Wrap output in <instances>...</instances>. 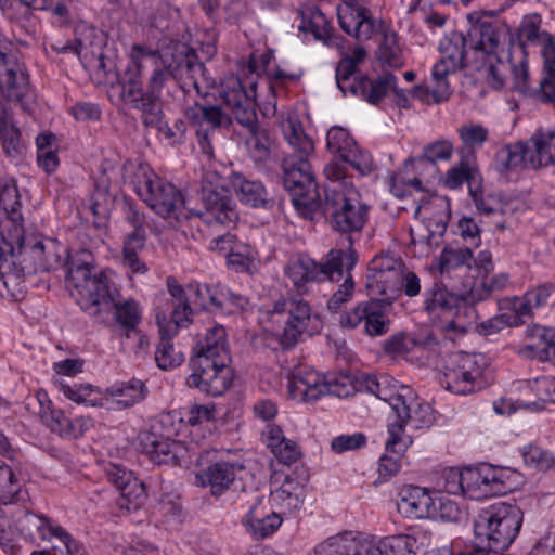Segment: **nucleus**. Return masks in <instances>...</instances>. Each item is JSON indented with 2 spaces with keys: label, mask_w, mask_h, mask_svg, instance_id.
Returning a JSON list of instances; mask_svg holds the SVG:
<instances>
[{
  "label": "nucleus",
  "mask_w": 555,
  "mask_h": 555,
  "mask_svg": "<svg viewBox=\"0 0 555 555\" xmlns=\"http://www.w3.org/2000/svg\"><path fill=\"white\" fill-rule=\"evenodd\" d=\"M60 391L63 396L78 404L88 406H104V396L99 389H95L89 384H75L73 386L67 384H60Z\"/></svg>",
  "instance_id": "nucleus-49"
},
{
  "label": "nucleus",
  "mask_w": 555,
  "mask_h": 555,
  "mask_svg": "<svg viewBox=\"0 0 555 555\" xmlns=\"http://www.w3.org/2000/svg\"><path fill=\"white\" fill-rule=\"evenodd\" d=\"M146 236L141 232L127 234L124 240L121 263L132 274H145L149 270L146 263L140 258L145 247Z\"/></svg>",
  "instance_id": "nucleus-46"
},
{
  "label": "nucleus",
  "mask_w": 555,
  "mask_h": 555,
  "mask_svg": "<svg viewBox=\"0 0 555 555\" xmlns=\"http://www.w3.org/2000/svg\"><path fill=\"white\" fill-rule=\"evenodd\" d=\"M472 257L470 247H446L437 260V268L443 274L467 263Z\"/></svg>",
  "instance_id": "nucleus-52"
},
{
  "label": "nucleus",
  "mask_w": 555,
  "mask_h": 555,
  "mask_svg": "<svg viewBox=\"0 0 555 555\" xmlns=\"http://www.w3.org/2000/svg\"><path fill=\"white\" fill-rule=\"evenodd\" d=\"M489 85L495 89H507L522 95L530 92V78L528 60L525 49L518 48L503 61L496 56L495 63H491L487 76Z\"/></svg>",
  "instance_id": "nucleus-17"
},
{
  "label": "nucleus",
  "mask_w": 555,
  "mask_h": 555,
  "mask_svg": "<svg viewBox=\"0 0 555 555\" xmlns=\"http://www.w3.org/2000/svg\"><path fill=\"white\" fill-rule=\"evenodd\" d=\"M81 260H72L69 285L81 309L99 323L114 320L121 327L133 330L140 323L142 309L134 298H125L105 273H92L91 253Z\"/></svg>",
  "instance_id": "nucleus-4"
},
{
  "label": "nucleus",
  "mask_w": 555,
  "mask_h": 555,
  "mask_svg": "<svg viewBox=\"0 0 555 555\" xmlns=\"http://www.w3.org/2000/svg\"><path fill=\"white\" fill-rule=\"evenodd\" d=\"M391 302L387 299H373L364 301L363 324L364 332L370 336H382L389 331L390 320L388 313Z\"/></svg>",
  "instance_id": "nucleus-41"
},
{
  "label": "nucleus",
  "mask_w": 555,
  "mask_h": 555,
  "mask_svg": "<svg viewBox=\"0 0 555 555\" xmlns=\"http://www.w3.org/2000/svg\"><path fill=\"white\" fill-rule=\"evenodd\" d=\"M305 498V488L291 476H284L283 480L275 478L271 482L269 503L271 507L281 509L282 513H292L298 509Z\"/></svg>",
  "instance_id": "nucleus-33"
},
{
  "label": "nucleus",
  "mask_w": 555,
  "mask_h": 555,
  "mask_svg": "<svg viewBox=\"0 0 555 555\" xmlns=\"http://www.w3.org/2000/svg\"><path fill=\"white\" fill-rule=\"evenodd\" d=\"M326 392V383L320 374L307 365L296 366L288 379L289 396L300 402H313Z\"/></svg>",
  "instance_id": "nucleus-25"
},
{
  "label": "nucleus",
  "mask_w": 555,
  "mask_h": 555,
  "mask_svg": "<svg viewBox=\"0 0 555 555\" xmlns=\"http://www.w3.org/2000/svg\"><path fill=\"white\" fill-rule=\"evenodd\" d=\"M522 520V511L517 505L496 503L478 514L474 521V532L480 544L500 553L515 541Z\"/></svg>",
  "instance_id": "nucleus-11"
},
{
  "label": "nucleus",
  "mask_w": 555,
  "mask_h": 555,
  "mask_svg": "<svg viewBox=\"0 0 555 555\" xmlns=\"http://www.w3.org/2000/svg\"><path fill=\"white\" fill-rule=\"evenodd\" d=\"M0 206L8 215L5 221L1 223L0 241L3 238L4 227L9 222L20 223L21 215L18 209L21 207L20 194L15 184H4L0 190Z\"/></svg>",
  "instance_id": "nucleus-51"
},
{
  "label": "nucleus",
  "mask_w": 555,
  "mask_h": 555,
  "mask_svg": "<svg viewBox=\"0 0 555 555\" xmlns=\"http://www.w3.org/2000/svg\"><path fill=\"white\" fill-rule=\"evenodd\" d=\"M505 37L506 33L502 27L486 18L478 17L470 26L467 39L473 49L480 50L488 55H496Z\"/></svg>",
  "instance_id": "nucleus-36"
},
{
  "label": "nucleus",
  "mask_w": 555,
  "mask_h": 555,
  "mask_svg": "<svg viewBox=\"0 0 555 555\" xmlns=\"http://www.w3.org/2000/svg\"><path fill=\"white\" fill-rule=\"evenodd\" d=\"M249 86L250 90L247 91L236 76H227L220 81L217 93L236 121L249 133L246 145L251 158L261 163L270 157L273 141L266 129L258 127L254 103L257 98V82L250 81Z\"/></svg>",
  "instance_id": "nucleus-8"
},
{
  "label": "nucleus",
  "mask_w": 555,
  "mask_h": 555,
  "mask_svg": "<svg viewBox=\"0 0 555 555\" xmlns=\"http://www.w3.org/2000/svg\"><path fill=\"white\" fill-rule=\"evenodd\" d=\"M326 145L331 153L340 157V159L349 153L357 143L350 137L349 132L341 127H332L327 131Z\"/></svg>",
  "instance_id": "nucleus-58"
},
{
  "label": "nucleus",
  "mask_w": 555,
  "mask_h": 555,
  "mask_svg": "<svg viewBox=\"0 0 555 555\" xmlns=\"http://www.w3.org/2000/svg\"><path fill=\"white\" fill-rule=\"evenodd\" d=\"M398 511L408 518L437 517V499L426 488L406 486L400 492Z\"/></svg>",
  "instance_id": "nucleus-28"
},
{
  "label": "nucleus",
  "mask_w": 555,
  "mask_h": 555,
  "mask_svg": "<svg viewBox=\"0 0 555 555\" xmlns=\"http://www.w3.org/2000/svg\"><path fill=\"white\" fill-rule=\"evenodd\" d=\"M533 156L530 144L516 142L502 146L495 154V165L500 171H508L518 168L539 169L531 163Z\"/></svg>",
  "instance_id": "nucleus-40"
},
{
  "label": "nucleus",
  "mask_w": 555,
  "mask_h": 555,
  "mask_svg": "<svg viewBox=\"0 0 555 555\" xmlns=\"http://www.w3.org/2000/svg\"><path fill=\"white\" fill-rule=\"evenodd\" d=\"M528 334L531 337L541 339L540 343L535 345H529L528 347L532 350L535 349L539 352L541 359H545L555 365V344H550L547 341L548 331L543 326L535 325L528 330Z\"/></svg>",
  "instance_id": "nucleus-64"
},
{
  "label": "nucleus",
  "mask_w": 555,
  "mask_h": 555,
  "mask_svg": "<svg viewBox=\"0 0 555 555\" xmlns=\"http://www.w3.org/2000/svg\"><path fill=\"white\" fill-rule=\"evenodd\" d=\"M218 179L219 177L215 172L206 173L202 186L204 210L194 212V215L198 216L207 224L228 225L238 219V214L229 192L218 184L214 185Z\"/></svg>",
  "instance_id": "nucleus-18"
},
{
  "label": "nucleus",
  "mask_w": 555,
  "mask_h": 555,
  "mask_svg": "<svg viewBox=\"0 0 555 555\" xmlns=\"http://www.w3.org/2000/svg\"><path fill=\"white\" fill-rule=\"evenodd\" d=\"M486 359L480 353L454 352L443 360L441 385L450 392L466 396L483 387Z\"/></svg>",
  "instance_id": "nucleus-12"
},
{
  "label": "nucleus",
  "mask_w": 555,
  "mask_h": 555,
  "mask_svg": "<svg viewBox=\"0 0 555 555\" xmlns=\"http://www.w3.org/2000/svg\"><path fill=\"white\" fill-rule=\"evenodd\" d=\"M282 131L293 149L282 164L284 186L291 193L292 203L298 211L312 212L319 207V194L310 164L314 143L296 118L285 119Z\"/></svg>",
  "instance_id": "nucleus-6"
},
{
  "label": "nucleus",
  "mask_w": 555,
  "mask_h": 555,
  "mask_svg": "<svg viewBox=\"0 0 555 555\" xmlns=\"http://www.w3.org/2000/svg\"><path fill=\"white\" fill-rule=\"evenodd\" d=\"M433 534L429 530L416 528L405 533L382 538L383 555H417L431 545Z\"/></svg>",
  "instance_id": "nucleus-30"
},
{
  "label": "nucleus",
  "mask_w": 555,
  "mask_h": 555,
  "mask_svg": "<svg viewBox=\"0 0 555 555\" xmlns=\"http://www.w3.org/2000/svg\"><path fill=\"white\" fill-rule=\"evenodd\" d=\"M249 306V300L235 294L227 287L219 289V297L216 310L222 311L227 314H234L245 311Z\"/></svg>",
  "instance_id": "nucleus-60"
},
{
  "label": "nucleus",
  "mask_w": 555,
  "mask_h": 555,
  "mask_svg": "<svg viewBox=\"0 0 555 555\" xmlns=\"http://www.w3.org/2000/svg\"><path fill=\"white\" fill-rule=\"evenodd\" d=\"M431 208L438 210V219H422L423 228L411 229V240L413 243H424L430 247L438 246L440 238L447 230V224L451 216L450 201L446 196H431Z\"/></svg>",
  "instance_id": "nucleus-27"
},
{
  "label": "nucleus",
  "mask_w": 555,
  "mask_h": 555,
  "mask_svg": "<svg viewBox=\"0 0 555 555\" xmlns=\"http://www.w3.org/2000/svg\"><path fill=\"white\" fill-rule=\"evenodd\" d=\"M525 463L538 470H548L555 467V456L540 447L526 446L522 450Z\"/></svg>",
  "instance_id": "nucleus-59"
},
{
  "label": "nucleus",
  "mask_w": 555,
  "mask_h": 555,
  "mask_svg": "<svg viewBox=\"0 0 555 555\" xmlns=\"http://www.w3.org/2000/svg\"><path fill=\"white\" fill-rule=\"evenodd\" d=\"M301 23L298 29L304 33H310L314 39L327 43L331 39L332 26L324 13L317 7L309 5L300 10Z\"/></svg>",
  "instance_id": "nucleus-44"
},
{
  "label": "nucleus",
  "mask_w": 555,
  "mask_h": 555,
  "mask_svg": "<svg viewBox=\"0 0 555 555\" xmlns=\"http://www.w3.org/2000/svg\"><path fill=\"white\" fill-rule=\"evenodd\" d=\"M377 53L379 60L391 67L403 65L398 37L393 31L385 30L383 33V41L378 47Z\"/></svg>",
  "instance_id": "nucleus-55"
},
{
  "label": "nucleus",
  "mask_w": 555,
  "mask_h": 555,
  "mask_svg": "<svg viewBox=\"0 0 555 555\" xmlns=\"http://www.w3.org/2000/svg\"><path fill=\"white\" fill-rule=\"evenodd\" d=\"M404 267L377 275H367V287L375 294L385 296V299L391 300L402 293V273Z\"/></svg>",
  "instance_id": "nucleus-45"
},
{
  "label": "nucleus",
  "mask_w": 555,
  "mask_h": 555,
  "mask_svg": "<svg viewBox=\"0 0 555 555\" xmlns=\"http://www.w3.org/2000/svg\"><path fill=\"white\" fill-rule=\"evenodd\" d=\"M142 61L141 67L144 68L146 76V125L158 120L159 99L169 81H176L185 93L194 90L201 96H207L215 85L204 65L197 61L194 51L182 42H175L158 50L143 46Z\"/></svg>",
  "instance_id": "nucleus-3"
},
{
  "label": "nucleus",
  "mask_w": 555,
  "mask_h": 555,
  "mask_svg": "<svg viewBox=\"0 0 555 555\" xmlns=\"http://www.w3.org/2000/svg\"><path fill=\"white\" fill-rule=\"evenodd\" d=\"M282 524V516L274 507L266 504L264 496L257 495L243 518V525L255 539H264L275 532Z\"/></svg>",
  "instance_id": "nucleus-26"
},
{
  "label": "nucleus",
  "mask_w": 555,
  "mask_h": 555,
  "mask_svg": "<svg viewBox=\"0 0 555 555\" xmlns=\"http://www.w3.org/2000/svg\"><path fill=\"white\" fill-rule=\"evenodd\" d=\"M325 210L331 216L332 228L341 233H359L369 218V206L357 190L340 192L333 185L325 192Z\"/></svg>",
  "instance_id": "nucleus-13"
},
{
  "label": "nucleus",
  "mask_w": 555,
  "mask_h": 555,
  "mask_svg": "<svg viewBox=\"0 0 555 555\" xmlns=\"http://www.w3.org/2000/svg\"><path fill=\"white\" fill-rule=\"evenodd\" d=\"M533 156L531 163L540 168L555 165V125L540 126L528 140Z\"/></svg>",
  "instance_id": "nucleus-38"
},
{
  "label": "nucleus",
  "mask_w": 555,
  "mask_h": 555,
  "mask_svg": "<svg viewBox=\"0 0 555 555\" xmlns=\"http://www.w3.org/2000/svg\"><path fill=\"white\" fill-rule=\"evenodd\" d=\"M260 323L284 348L296 345L301 335L311 336L321 328L319 314L300 295L275 302L272 309L261 313Z\"/></svg>",
  "instance_id": "nucleus-10"
},
{
  "label": "nucleus",
  "mask_w": 555,
  "mask_h": 555,
  "mask_svg": "<svg viewBox=\"0 0 555 555\" xmlns=\"http://www.w3.org/2000/svg\"><path fill=\"white\" fill-rule=\"evenodd\" d=\"M42 540L51 537L57 538L64 545L66 554L75 555L79 553V544L59 525L52 524L48 518L43 517V524L40 529H36Z\"/></svg>",
  "instance_id": "nucleus-57"
},
{
  "label": "nucleus",
  "mask_w": 555,
  "mask_h": 555,
  "mask_svg": "<svg viewBox=\"0 0 555 555\" xmlns=\"http://www.w3.org/2000/svg\"><path fill=\"white\" fill-rule=\"evenodd\" d=\"M256 258L257 253L251 246L236 240L234 245H231L227 261L232 269L243 272L249 270Z\"/></svg>",
  "instance_id": "nucleus-54"
},
{
  "label": "nucleus",
  "mask_w": 555,
  "mask_h": 555,
  "mask_svg": "<svg viewBox=\"0 0 555 555\" xmlns=\"http://www.w3.org/2000/svg\"><path fill=\"white\" fill-rule=\"evenodd\" d=\"M122 177L159 217L176 221L190 218L191 211L186 209L180 190L157 177L146 164L127 160L122 166Z\"/></svg>",
  "instance_id": "nucleus-9"
},
{
  "label": "nucleus",
  "mask_w": 555,
  "mask_h": 555,
  "mask_svg": "<svg viewBox=\"0 0 555 555\" xmlns=\"http://www.w3.org/2000/svg\"><path fill=\"white\" fill-rule=\"evenodd\" d=\"M500 310L506 318H515L517 326L525 323V318L530 317L531 312L527 306L525 297H505L499 301Z\"/></svg>",
  "instance_id": "nucleus-63"
},
{
  "label": "nucleus",
  "mask_w": 555,
  "mask_h": 555,
  "mask_svg": "<svg viewBox=\"0 0 555 555\" xmlns=\"http://www.w3.org/2000/svg\"><path fill=\"white\" fill-rule=\"evenodd\" d=\"M147 388L140 379L132 378L127 382H118L105 391L104 402L108 409H128L144 400Z\"/></svg>",
  "instance_id": "nucleus-35"
},
{
  "label": "nucleus",
  "mask_w": 555,
  "mask_h": 555,
  "mask_svg": "<svg viewBox=\"0 0 555 555\" xmlns=\"http://www.w3.org/2000/svg\"><path fill=\"white\" fill-rule=\"evenodd\" d=\"M459 138L463 144V151H468L473 156L476 149L482 146L488 139V130L479 124H466L457 129Z\"/></svg>",
  "instance_id": "nucleus-56"
},
{
  "label": "nucleus",
  "mask_w": 555,
  "mask_h": 555,
  "mask_svg": "<svg viewBox=\"0 0 555 555\" xmlns=\"http://www.w3.org/2000/svg\"><path fill=\"white\" fill-rule=\"evenodd\" d=\"M395 413L399 422L412 429L427 428L434 423L430 405L421 401L414 390L411 391V399L405 400Z\"/></svg>",
  "instance_id": "nucleus-39"
},
{
  "label": "nucleus",
  "mask_w": 555,
  "mask_h": 555,
  "mask_svg": "<svg viewBox=\"0 0 555 555\" xmlns=\"http://www.w3.org/2000/svg\"><path fill=\"white\" fill-rule=\"evenodd\" d=\"M361 384L367 392L387 402L393 412L402 408L405 400L411 399V391L413 390L388 375H364Z\"/></svg>",
  "instance_id": "nucleus-31"
},
{
  "label": "nucleus",
  "mask_w": 555,
  "mask_h": 555,
  "mask_svg": "<svg viewBox=\"0 0 555 555\" xmlns=\"http://www.w3.org/2000/svg\"><path fill=\"white\" fill-rule=\"evenodd\" d=\"M40 417L53 433L66 438L69 418L62 410L53 409L50 405L44 406L41 403Z\"/></svg>",
  "instance_id": "nucleus-62"
},
{
  "label": "nucleus",
  "mask_w": 555,
  "mask_h": 555,
  "mask_svg": "<svg viewBox=\"0 0 555 555\" xmlns=\"http://www.w3.org/2000/svg\"><path fill=\"white\" fill-rule=\"evenodd\" d=\"M438 345L437 339L431 334L418 337L399 335L389 338L385 343V350L392 354H405L415 347L436 352Z\"/></svg>",
  "instance_id": "nucleus-47"
},
{
  "label": "nucleus",
  "mask_w": 555,
  "mask_h": 555,
  "mask_svg": "<svg viewBox=\"0 0 555 555\" xmlns=\"http://www.w3.org/2000/svg\"><path fill=\"white\" fill-rule=\"evenodd\" d=\"M459 298L450 294L446 288L434 286L425 293V310L431 319L441 320L447 328L464 330V326L455 321L459 314Z\"/></svg>",
  "instance_id": "nucleus-32"
},
{
  "label": "nucleus",
  "mask_w": 555,
  "mask_h": 555,
  "mask_svg": "<svg viewBox=\"0 0 555 555\" xmlns=\"http://www.w3.org/2000/svg\"><path fill=\"white\" fill-rule=\"evenodd\" d=\"M354 70L356 67L352 66V62L344 59L336 68V83L344 94L349 90L371 104L378 103L389 91H393L399 96L403 95V91L397 88L395 75L386 73L375 79L363 76L351 81Z\"/></svg>",
  "instance_id": "nucleus-15"
},
{
  "label": "nucleus",
  "mask_w": 555,
  "mask_h": 555,
  "mask_svg": "<svg viewBox=\"0 0 555 555\" xmlns=\"http://www.w3.org/2000/svg\"><path fill=\"white\" fill-rule=\"evenodd\" d=\"M0 93L8 101L18 103L24 111L30 109L33 95L28 77L13 55L5 64H0Z\"/></svg>",
  "instance_id": "nucleus-21"
},
{
  "label": "nucleus",
  "mask_w": 555,
  "mask_h": 555,
  "mask_svg": "<svg viewBox=\"0 0 555 555\" xmlns=\"http://www.w3.org/2000/svg\"><path fill=\"white\" fill-rule=\"evenodd\" d=\"M0 137L9 155L18 152L21 132L13 120L12 111L4 106L0 108Z\"/></svg>",
  "instance_id": "nucleus-50"
},
{
  "label": "nucleus",
  "mask_w": 555,
  "mask_h": 555,
  "mask_svg": "<svg viewBox=\"0 0 555 555\" xmlns=\"http://www.w3.org/2000/svg\"><path fill=\"white\" fill-rule=\"evenodd\" d=\"M230 361L225 330L216 325L207 331L191 359L192 374L188 385L210 396L222 395L232 383Z\"/></svg>",
  "instance_id": "nucleus-7"
},
{
  "label": "nucleus",
  "mask_w": 555,
  "mask_h": 555,
  "mask_svg": "<svg viewBox=\"0 0 555 555\" xmlns=\"http://www.w3.org/2000/svg\"><path fill=\"white\" fill-rule=\"evenodd\" d=\"M514 472L505 467L481 464L463 469L464 495L473 500L501 495L513 490Z\"/></svg>",
  "instance_id": "nucleus-16"
},
{
  "label": "nucleus",
  "mask_w": 555,
  "mask_h": 555,
  "mask_svg": "<svg viewBox=\"0 0 555 555\" xmlns=\"http://www.w3.org/2000/svg\"><path fill=\"white\" fill-rule=\"evenodd\" d=\"M76 53L86 60L88 66L103 76L104 82L111 87V92L117 95L125 104L142 112L147 116L145 90L142 85V76L145 75L143 63V46L134 44L129 54V62L122 73L116 70L114 60L107 57L100 44L94 49L96 31L93 27L80 25L77 27Z\"/></svg>",
  "instance_id": "nucleus-5"
},
{
  "label": "nucleus",
  "mask_w": 555,
  "mask_h": 555,
  "mask_svg": "<svg viewBox=\"0 0 555 555\" xmlns=\"http://www.w3.org/2000/svg\"><path fill=\"white\" fill-rule=\"evenodd\" d=\"M382 539L331 537L315 546L313 555H383Z\"/></svg>",
  "instance_id": "nucleus-22"
},
{
  "label": "nucleus",
  "mask_w": 555,
  "mask_h": 555,
  "mask_svg": "<svg viewBox=\"0 0 555 555\" xmlns=\"http://www.w3.org/2000/svg\"><path fill=\"white\" fill-rule=\"evenodd\" d=\"M243 468L237 462L217 460L195 474V482L202 488H209L212 495L219 496L230 489Z\"/></svg>",
  "instance_id": "nucleus-24"
},
{
  "label": "nucleus",
  "mask_w": 555,
  "mask_h": 555,
  "mask_svg": "<svg viewBox=\"0 0 555 555\" xmlns=\"http://www.w3.org/2000/svg\"><path fill=\"white\" fill-rule=\"evenodd\" d=\"M357 261L358 256L356 250L351 247L350 240L349 246L346 249H331L325 260L322 263H318L320 282L325 280H345L348 274H351Z\"/></svg>",
  "instance_id": "nucleus-34"
},
{
  "label": "nucleus",
  "mask_w": 555,
  "mask_h": 555,
  "mask_svg": "<svg viewBox=\"0 0 555 555\" xmlns=\"http://www.w3.org/2000/svg\"><path fill=\"white\" fill-rule=\"evenodd\" d=\"M468 43L463 34L453 31L440 40V60L433 66L430 91L436 102L446 100L450 94L448 77L463 67L465 47Z\"/></svg>",
  "instance_id": "nucleus-14"
},
{
  "label": "nucleus",
  "mask_w": 555,
  "mask_h": 555,
  "mask_svg": "<svg viewBox=\"0 0 555 555\" xmlns=\"http://www.w3.org/2000/svg\"><path fill=\"white\" fill-rule=\"evenodd\" d=\"M221 287H211L206 284H191L188 286V299L201 309H216Z\"/></svg>",
  "instance_id": "nucleus-53"
},
{
  "label": "nucleus",
  "mask_w": 555,
  "mask_h": 555,
  "mask_svg": "<svg viewBox=\"0 0 555 555\" xmlns=\"http://www.w3.org/2000/svg\"><path fill=\"white\" fill-rule=\"evenodd\" d=\"M184 115L192 127L196 129L198 145L208 157L214 155L212 137L223 126L230 124L229 116L221 107L195 103L185 108Z\"/></svg>",
  "instance_id": "nucleus-19"
},
{
  "label": "nucleus",
  "mask_w": 555,
  "mask_h": 555,
  "mask_svg": "<svg viewBox=\"0 0 555 555\" xmlns=\"http://www.w3.org/2000/svg\"><path fill=\"white\" fill-rule=\"evenodd\" d=\"M83 253L89 251L87 249L68 250L54 238L39 240L26 246L22 224L9 222L4 227L3 238L0 241V294L17 298L22 294L26 274L53 270L64 262L70 271L72 260H81ZM67 285L73 294L69 272H67Z\"/></svg>",
  "instance_id": "nucleus-1"
},
{
  "label": "nucleus",
  "mask_w": 555,
  "mask_h": 555,
  "mask_svg": "<svg viewBox=\"0 0 555 555\" xmlns=\"http://www.w3.org/2000/svg\"><path fill=\"white\" fill-rule=\"evenodd\" d=\"M341 29L360 41L369 40L382 29L383 22L374 18L358 0L344 1L337 8Z\"/></svg>",
  "instance_id": "nucleus-20"
},
{
  "label": "nucleus",
  "mask_w": 555,
  "mask_h": 555,
  "mask_svg": "<svg viewBox=\"0 0 555 555\" xmlns=\"http://www.w3.org/2000/svg\"><path fill=\"white\" fill-rule=\"evenodd\" d=\"M230 185L238 201L246 206L268 208L273 204L266 188L258 180H248L242 173L233 172L230 176Z\"/></svg>",
  "instance_id": "nucleus-37"
},
{
  "label": "nucleus",
  "mask_w": 555,
  "mask_h": 555,
  "mask_svg": "<svg viewBox=\"0 0 555 555\" xmlns=\"http://www.w3.org/2000/svg\"><path fill=\"white\" fill-rule=\"evenodd\" d=\"M138 438L141 450L155 464L177 465L184 456V446L163 435H157L153 431H142Z\"/></svg>",
  "instance_id": "nucleus-23"
},
{
  "label": "nucleus",
  "mask_w": 555,
  "mask_h": 555,
  "mask_svg": "<svg viewBox=\"0 0 555 555\" xmlns=\"http://www.w3.org/2000/svg\"><path fill=\"white\" fill-rule=\"evenodd\" d=\"M142 61L141 67L144 68L146 76V125L158 120L159 99L169 81H176L185 93L194 90L201 96H207L215 85L204 65L197 61L194 51L182 42H175L158 50L143 46Z\"/></svg>",
  "instance_id": "nucleus-2"
},
{
  "label": "nucleus",
  "mask_w": 555,
  "mask_h": 555,
  "mask_svg": "<svg viewBox=\"0 0 555 555\" xmlns=\"http://www.w3.org/2000/svg\"><path fill=\"white\" fill-rule=\"evenodd\" d=\"M401 422L397 421L388 426V439L386 441V450L393 454H402L412 444V438L404 433Z\"/></svg>",
  "instance_id": "nucleus-61"
},
{
  "label": "nucleus",
  "mask_w": 555,
  "mask_h": 555,
  "mask_svg": "<svg viewBox=\"0 0 555 555\" xmlns=\"http://www.w3.org/2000/svg\"><path fill=\"white\" fill-rule=\"evenodd\" d=\"M454 147L449 140H438L424 147L423 155L408 159L404 163V170L408 172L410 167L422 175L425 169H434L439 160H449L452 157Z\"/></svg>",
  "instance_id": "nucleus-42"
},
{
  "label": "nucleus",
  "mask_w": 555,
  "mask_h": 555,
  "mask_svg": "<svg viewBox=\"0 0 555 555\" xmlns=\"http://www.w3.org/2000/svg\"><path fill=\"white\" fill-rule=\"evenodd\" d=\"M318 262L307 256H298L289 260L285 273L299 293L306 292V284L320 282Z\"/></svg>",
  "instance_id": "nucleus-43"
},
{
  "label": "nucleus",
  "mask_w": 555,
  "mask_h": 555,
  "mask_svg": "<svg viewBox=\"0 0 555 555\" xmlns=\"http://www.w3.org/2000/svg\"><path fill=\"white\" fill-rule=\"evenodd\" d=\"M160 340L155 351V361L162 370H169L179 366L184 361L181 351L176 350L169 332L158 322Z\"/></svg>",
  "instance_id": "nucleus-48"
},
{
  "label": "nucleus",
  "mask_w": 555,
  "mask_h": 555,
  "mask_svg": "<svg viewBox=\"0 0 555 555\" xmlns=\"http://www.w3.org/2000/svg\"><path fill=\"white\" fill-rule=\"evenodd\" d=\"M107 477L120 493L121 508L138 509L144 503L146 496L144 485L133 476L132 472L121 466L111 465Z\"/></svg>",
  "instance_id": "nucleus-29"
}]
</instances>
